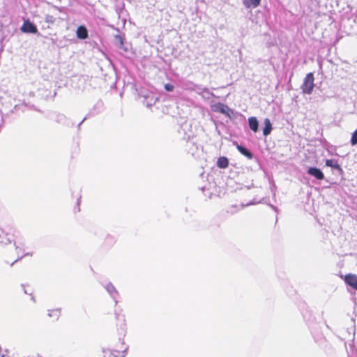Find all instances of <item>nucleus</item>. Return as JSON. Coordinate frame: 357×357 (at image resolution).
<instances>
[{"instance_id": "obj_1", "label": "nucleus", "mask_w": 357, "mask_h": 357, "mask_svg": "<svg viewBox=\"0 0 357 357\" xmlns=\"http://www.w3.org/2000/svg\"><path fill=\"white\" fill-rule=\"evenodd\" d=\"M314 78L312 73H309L304 78L303 82L301 86L303 93L311 94L313 91L314 84Z\"/></svg>"}, {"instance_id": "obj_2", "label": "nucleus", "mask_w": 357, "mask_h": 357, "mask_svg": "<svg viewBox=\"0 0 357 357\" xmlns=\"http://www.w3.org/2000/svg\"><path fill=\"white\" fill-rule=\"evenodd\" d=\"M20 31L25 33H33L38 36H41L38 32L37 26L29 20H24L22 26L20 27Z\"/></svg>"}, {"instance_id": "obj_3", "label": "nucleus", "mask_w": 357, "mask_h": 357, "mask_svg": "<svg viewBox=\"0 0 357 357\" xmlns=\"http://www.w3.org/2000/svg\"><path fill=\"white\" fill-rule=\"evenodd\" d=\"M307 174L317 180H323L324 178V175L322 171L315 167H311L307 169Z\"/></svg>"}, {"instance_id": "obj_4", "label": "nucleus", "mask_w": 357, "mask_h": 357, "mask_svg": "<svg viewBox=\"0 0 357 357\" xmlns=\"http://www.w3.org/2000/svg\"><path fill=\"white\" fill-rule=\"evenodd\" d=\"M104 287L109 293V294L112 296V298L114 299L115 304L116 305L118 303L116 297L119 295V293L116 289L115 287L111 282H108L107 284L104 286Z\"/></svg>"}, {"instance_id": "obj_5", "label": "nucleus", "mask_w": 357, "mask_h": 357, "mask_svg": "<svg viewBox=\"0 0 357 357\" xmlns=\"http://www.w3.org/2000/svg\"><path fill=\"white\" fill-rule=\"evenodd\" d=\"M344 281L346 284L357 290V276L354 274H347L345 275Z\"/></svg>"}, {"instance_id": "obj_6", "label": "nucleus", "mask_w": 357, "mask_h": 357, "mask_svg": "<svg viewBox=\"0 0 357 357\" xmlns=\"http://www.w3.org/2000/svg\"><path fill=\"white\" fill-rule=\"evenodd\" d=\"M192 90L195 91L197 94L199 95H202L203 93H207L208 94V96H214V94L211 92L209 91V90L202 86V85H199V84H193V87L192 88Z\"/></svg>"}, {"instance_id": "obj_7", "label": "nucleus", "mask_w": 357, "mask_h": 357, "mask_svg": "<svg viewBox=\"0 0 357 357\" xmlns=\"http://www.w3.org/2000/svg\"><path fill=\"white\" fill-rule=\"evenodd\" d=\"M326 165L327 167H330L331 168H333L338 171L340 174H343V170L341 167V166L338 164L337 161L336 160L333 159H328L326 160Z\"/></svg>"}, {"instance_id": "obj_8", "label": "nucleus", "mask_w": 357, "mask_h": 357, "mask_svg": "<svg viewBox=\"0 0 357 357\" xmlns=\"http://www.w3.org/2000/svg\"><path fill=\"white\" fill-rule=\"evenodd\" d=\"M76 35L79 39H86L89 37L88 30L84 26L81 25L77 29Z\"/></svg>"}, {"instance_id": "obj_9", "label": "nucleus", "mask_w": 357, "mask_h": 357, "mask_svg": "<svg viewBox=\"0 0 357 357\" xmlns=\"http://www.w3.org/2000/svg\"><path fill=\"white\" fill-rule=\"evenodd\" d=\"M249 128L254 132H257L259 128V122L256 117L252 116L248 119Z\"/></svg>"}, {"instance_id": "obj_10", "label": "nucleus", "mask_w": 357, "mask_h": 357, "mask_svg": "<svg viewBox=\"0 0 357 357\" xmlns=\"http://www.w3.org/2000/svg\"><path fill=\"white\" fill-rule=\"evenodd\" d=\"M11 241H12V240H11L10 237L9 236V235L8 234L5 233V231L3 230L0 229V244L7 245V244L10 243Z\"/></svg>"}, {"instance_id": "obj_11", "label": "nucleus", "mask_w": 357, "mask_h": 357, "mask_svg": "<svg viewBox=\"0 0 357 357\" xmlns=\"http://www.w3.org/2000/svg\"><path fill=\"white\" fill-rule=\"evenodd\" d=\"M14 245L17 251L22 250V247L25 245V239L22 236H15Z\"/></svg>"}, {"instance_id": "obj_12", "label": "nucleus", "mask_w": 357, "mask_h": 357, "mask_svg": "<svg viewBox=\"0 0 357 357\" xmlns=\"http://www.w3.org/2000/svg\"><path fill=\"white\" fill-rule=\"evenodd\" d=\"M261 0H243V3L246 8H255L260 5Z\"/></svg>"}, {"instance_id": "obj_13", "label": "nucleus", "mask_w": 357, "mask_h": 357, "mask_svg": "<svg viewBox=\"0 0 357 357\" xmlns=\"http://www.w3.org/2000/svg\"><path fill=\"white\" fill-rule=\"evenodd\" d=\"M264 127L263 128V135L264 136H268L271 132V130L273 129L272 123L271 121L267 118L264 119Z\"/></svg>"}, {"instance_id": "obj_14", "label": "nucleus", "mask_w": 357, "mask_h": 357, "mask_svg": "<svg viewBox=\"0 0 357 357\" xmlns=\"http://www.w3.org/2000/svg\"><path fill=\"white\" fill-rule=\"evenodd\" d=\"M237 149L238 151L243 155L247 157L249 159L252 158L253 154L252 152L248 150L246 147L242 146V145H237Z\"/></svg>"}, {"instance_id": "obj_15", "label": "nucleus", "mask_w": 357, "mask_h": 357, "mask_svg": "<svg viewBox=\"0 0 357 357\" xmlns=\"http://www.w3.org/2000/svg\"><path fill=\"white\" fill-rule=\"evenodd\" d=\"M54 119V121L59 123L64 124L66 126L69 125V123L67 122L68 121L67 118L63 114H60V113L55 114Z\"/></svg>"}, {"instance_id": "obj_16", "label": "nucleus", "mask_w": 357, "mask_h": 357, "mask_svg": "<svg viewBox=\"0 0 357 357\" xmlns=\"http://www.w3.org/2000/svg\"><path fill=\"white\" fill-rule=\"evenodd\" d=\"M229 165V160L226 157H220L217 160V166L219 168L225 169Z\"/></svg>"}, {"instance_id": "obj_17", "label": "nucleus", "mask_w": 357, "mask_h": 357, "mask_svg": "<svg viewBox=\"0 0 357 357\" xmlns=\"http://www.w3.org/2000/svg\"><path fill=\"white\" fill-rule=\"evenodd\" d=\"M116 352H118V351L116 350L112 351L109 349H102L103 357H120L115 354V353H116ZM124 356H125V354H123L121 357H124Z\"/></svg>"}, {"instance_id": "obj_18", "label": "nucleus", "mask_w": 357, "mask_h": 357, "mask_svg": "<svg viewBox=\"0 0 357 357\" xmlns=\"http://www.w3.org/2000/svg\"><path fill=\"white\" fill-rule=\"evenodd\" d=\"M60 314H61L60 309H54V310H48L47 315L50 317L53 318L54 320H58V319L60 317Z\"/></svg>"}, {"instance_id": "obj_19", "label": "nucleus", "mask_w": 357, "mask_h": 357, "mask_svg": "<svg viewBox=\"0 0 357 357\" xmlns=\"http://www.w3.org/2000/svg\"><path fill=\"white\" fill-rule=\"evenodd\" d=\"M158 100L157 98H155L152 96L151 98L147 96L145 97V99L144 100V105H146L147 107H151L152 105H153L156 101Z\"/></svg>"}, {"instance_id": "obj_20", "label": "nucleus", "mask_w": 357, "mask_h": 357, "mask_svg": "<svg viewBox=\"0 0 357 357\" xmlns=\"http://www.w3.org/2000/svg\"><path fill=\"white\" fill-rule=\"evenodd\" d=\"M219 111L224 114L229 115L228 112L231 111L229 107L224 104H219Z\"/></svg>"}, {"instance_id": "obj_21", "label": "nucleus", "mask_w": 357, "mask_h": 357, "mask_svg": "<svg viewBox=\"0 0 357 357\" xmlns=\"http://www.w3.org/2000/svg\"><path fill=\"white\" fill-rule=\"evenodd\" d=\"M44 20L45 22L49 24H53L55 21V18L52 15L49 14L45 15Z\"/></svg>"}, {"instance_id": "obj_22", "label": "nucleus", "mask_w": 357, "mask_h": 357, "mask_svg": "<svg viewBox=\"0 0 357 357\" xmlns=\"http://www.w3.org/2000/svg\"><path fill=\"white\" fill-rule=\"evenodd\" d=\"M350 142L353 146L357 144V129L353 132Z\"/></svg>"}, {"instance_id": "obj_23", "label": "nucleus", "mask_w": 357, "mask_h": 357, "mask_svg": "<svg viewBox=\"0 0 357 357\" xmlns=\"http://www.w3.org/2000/svg\"><path fill=\"white\" fill-rule=\"evenodd\" d=\"M116 41L119 44L120 46L123 45V38L121 36H115Z\"/></svg>"}, {"instance_id": "obj_24", "label": "nucleus", "mask_w": 357, "mask_h": 357, "mask_svg": "<svg viewBox=\"0 0 357 357\" xmlns=\"http://www.w3.org/2000/svg\"><path fill=\"white\" fill-rule=\"evenodd\" d=\"M165 89L167 91H172L174 89V86L172 84L168 83L165 85Z\"/></svg>"}, {"instance_id": "obj_25", "label": "nucleus", "mask_w": 357, "mask_h": 357, "mask_svg": "<svg viewBox=\"0 0 357 357\" xmlns=\"http://www.w3.org/2000/svg\"><path fill=\"white\" fill-rule=\"evenodd\" d=\"M91 115V112H89L84 118V119L78 124V128L80 127V126L82 125V123L88 118Z\"/></svg>"}, {"instance_id": "obj_26", "label": "nucleus", "mask_w": 357, "mask_h": 357, "mask_svg": "<svg viewBox=\"0 0 357 357\" xmlns=\"http://www.w3.org/2000/svg\"><path fill=\"white\" fill-rule=\"evenodd\" d=\"M254 204H255L254 202H251L247 203L245 204H242L241 205V208H245L246 206H248Z\"/></svg>"}, {"instance_id": "obj_27", "label": "nucleus", "mask_w": 357, "mask_h": 357, "mask_svg": "<svg viewBox=\"0 0 357 357\" xmlns=\"http://www.w3.org/2000/svg\"><path fill=\"white\" fill-rule=\"evenodd\" d=\"M213 96H208L207 93H203L202 97L205 99H209L211 97H213Z\"/></svg>"}, {"instance_id": "obj_28", "label": "nucleus", "mask_w": 357, "mask_h": 357, "mask_svg": "<svg viewBox=\"0 0 357 357\" xmlns=\"http://www.w3.org/2000/svg\"><path fill=\"white\" fill-rule=\"evenodd\" d=\"M22 257H23L22 256V257H18L17 259H15V261L14 262H13V263L11 264V266H13V265L14 264V263H15V262H16V261H17L18 260L21 259Z\"/></svg>"}, {"instance_id": "obj_29", "label": "nucleus", "mask_w": 357, "mask_h": 357, "mask_svg": "<svg viewBox=\"0 0 357 357\" xmlns=\"http://www.w3.org/2000/svg\"><path fill=\"white\" fill-rule=\"evenodd\" d=\"M189 152H190L192 155L194 154L193 150H189Z\"/></svg>"}, {"instance_id": "obj_30", "label": "nucleus", "mask_w": 357, "mask_h": 357, "mask_svg": "<svg viewBox=\"0 0 357 357\" xmlns=\"http://www.w3.org/2000/svg\"><path fill=\"white\" fill-rule=\"evenodd\" d=\"M188 144H192V146H195V143H193V142H188Z\"/></svg>"}, {"instance_id": "obj_31", "label": "nucleus", "mask_w": 357, "mask_h": 357, "mask_svg": "<svg viewBox=\"0 0 357 357\" xmlns=\"http://www.w3.org/2000/svg\"><path fill=\"white\" fill-rule=\"evenodd\" d=\"M80 197L77 199V204H79Z\"/></svg>"}]
</instances>
